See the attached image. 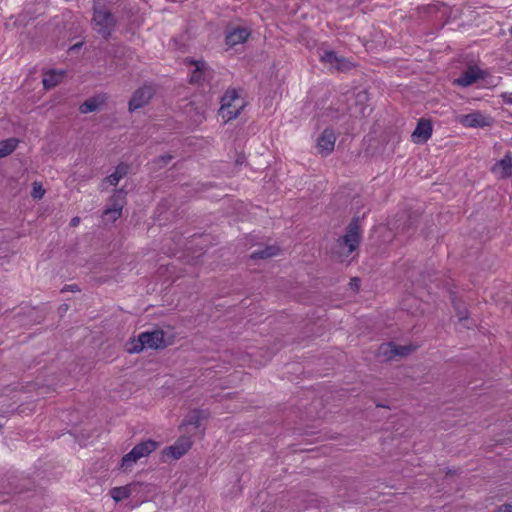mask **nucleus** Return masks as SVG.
Masks as SVG:
<instances>
[{
	"mask_svg": "<svg viewBox=\"0 0 512 512\" xmlns=\"http://www.w3.org/2000/svg\"><path fill=\"white\" fill-rule=\"evenodd\" d=\"M92 25L95 31L104 37L111 35L116 20L108 8L106 0H96L93 5Z\"/></svg>",
	"mask_w": 512,
	"mask_h": 512,
	"instance_id": "1",
	"label": "nucleus"
},
{
	"mask_svg": "<svg viewBox=\"0 0 512 512\" xmlns=\"http://www.w3.org/2000/svg\"><path fill=\"white\" fill-rule=\"evenodd\" d=\"M164 333L161 330H154L151 332H143L138 338H133L126 343V350L128 353H139L143 349H159L166 346Z\"/></svg>",
	"mask_w": 512,
	"mask_h": 512,
	"instance_id": "2",
	"label": "nucleus"
},
{
	"mask_svg": "<svg viewBox=\"0 0 512 512\" xmlns=\"http://www.w3.org/2000/svg\"><path fill=\"white\" fill-rule=\"evenodd\" d=\"M244 107V99L235 90H228L221 98L219 115L225 122H228L235 119Z\"/></svg>",
	"mask_w": 512,
	"mask_h": 512,
	"instance_id": "3",
	"label": "nucleus"
},
{
	"mask_svg": "<svg viewBox=\"0 0 512 512\" xmlns=\"http://www.w3.org/2000/svg\"><path fill=\"white\" fill-rule=\"evenodd\" d=\"M157 446V442L153 440H147L137 444L129 453L122 457L120 468L123 471L131 470L138 460L150 455Z\"/></svg>",
	"mask_w": 512,
	"mask_h": 512,
	"instance_id": "4",
	"label": "nucleus"
},
{
	"mask_svg": "<svg viewBox=\"0 0 512 512\" xmlns=\"http://www.w3.org/2000/svg\"><path fill=\"white\" fill-rule=\"evenodd\" d=\"M360 241V227L357 221L350 223L346 235L340 242L341 253L349 255L357 247Z\"/></svg>",
	"mask_w": 512,
	"mask_h": 512,
	"instance_id": "5",
	"label": "nucleus"
},
{
	"mask_svg": "<svg viewBox=\"0 0 512 512\" xmlns=\"http://www.w3.org/2000/svg\"><path fill=\"white\" fill-rule=\"evenodd\" d=\"M125 195L122 191H117L110 200L109 206L103 212L105 222H114L122 214Z\"/></svg>",
	"mask_w": 512,
	"mask_h": 512,
	"instance_id": "6",
	"label": "nucleus"
},
{
	"mask_svg": "<svg viewBox=\"0 0 512 512\" xmlns=\"http://www.w3.org/2000/svg\"><path fill=\"white\" fill-rule=\"evenodd\" d=\"M336 134L332 128H326L316 140V149L322 156L331 154L334 150Z\"/></svg>",
	"mask_w": 512,
	"mask_h": 512,
	"instance_id": "7",
	"label": "nucleus"
},
{
	"mask_svg": "<svg viewBox=\"0 0 512 512\" xmlns=\"http://www.w3.org/2000/svg\"><path fill=\"white\" fill-rule=\"evenodd\" d=\"M320 60L330 68H334L339 71H348L353 66L349 60L338 56L334 51L330 50L323 51V53L320 54Z\"/></svg>",
	"mask_w": 512,
	"mask_h": 512,
	"instance_id": "8",
	"label": "nucleus"
},
{
	"mask_svg": "<svg viewBox=\"0 0 512 512\" xmlns=\"http://www.w3.org/2000/svg\"><path fill=\"white\" fill-rule=\"evenodd\" d=\"M191 446V438L182 436L178 438L173 445L166 447L163 451V454L173 459H179L188 452Z\"/></svg>",
	"mask_w": 512,
	"mask_h": 512,
	"instance_id": "9",
	"label": "nucleus"
},
{
	"mask_svg": "<svg viewBox=\"0 0 512 512\" xmlns=\"http://www.w3.org/2000/svg\"><path fill=\"white\" fill-rule=\"evenodd\" d=\"M415 350V347L412 345H396L394 343H385L382 344L379 348V354L385 359L389 360L396 356H405Z\"/></svg>",
	"mask_w": 512,
	"mask_h": 512,
	"instance_id": "10",
	"label": "nucleus"
},
{
	"mask_svg": "<svg viewBox=\"0 0 512 512\" xmlns=\"http://www.w3.org/2000/svg\"><path fill=\"white\" fill-rule=\"evenodd\" d=\"M457 121L465 127H485L491 124V118L483 115L480 112H473L466 115L457 117Z\"/></svg>",
	"mask_w": 512,
	"mask_h": 512,
	"instance_id": "11",
	"label": "nucleus"
},
{
	"mask_svg": "<svg viewBox=\"0 0 512 512\" xmlns=\"http://www.w3.org/2000/svg\"><path fill=\"white\" fill-rule=\"evenodd\" d=\"M154 93L152 86H143L136 90L129 102V110L134 111L143 107L151 99Z\"/></svg>",
	"mask_w": 512,
	"mask_h": 512,
	"instance_id": "12",
	"label": "nucleus"
},
{
	"mask_svg": "<svg viewBox=\"0 0 512 512\" xmlns=\"http://www.w3.org/2000/svg\"><path fill=\"white\" fill-rule=\"evenodd\" d=\"M483 71L476 66L468 67L460 77L454 80L458 86L468 87L475 83L477 80L483 78Z\"/></svg>",
	"mask_w": 512,
	"mask_h": 512,
	"instance_id": "13",
	"label": "nucleus"
},
{
	"mask_svg": "<svg viewBox=\"0 0 512 512\" xmlns=\"http://www.w3.org/2000/svg\"><path fill=\"white\" fill-rule=\"evenodd\" d=\"M492 172L497 178H507L512 176L511 153H507L502 159L497 161L492 168Z\"/></svg>",
	"mask_w": 512,
	"mask_h": 512,
	"instance_id": "14",
	"label": "nucleus"
},
{
	"mask_svg": "<svg viewBox=\"0 0 512 512\" xmlns=\"http://www.w3.org/2000/svg\"><path fill=\"white\" fill-rule=\"evenodd\" d=\"M432 135L431 123L427 120H420L411 137L414 143H425Z\"/></svg>",
	"mask_w": 512,
	"mask_h": 512,
	"instance_id": "15",
	"label": "nucleus"
},
{
	"mask_svg": "<svg viewBox=\"0 0 512 512\" xmlns=\"http://www.w3.org/2000/svg\"><path fill=\"white\" fill-rule=\"evenodd\" d=\"M106 100L107 96L104 94L91 97L81 104L79 108L80 112L83 114L94 112L104 105Z\"/></svg>",
	"mask_w": 512,
	"mask_h": 512,
	"instance_id": "16",
	"label": "nucleus"
},
{
	"mask_svg": "<svg viewBox=\"0 0 512 512\" xmlns=\"http://www.w3.org/2000/svg\"><path fill=\"white\" fill-rule=\"evenodd\" d=\"M249 31L245 28H237L230 31L226 36L227 45L233 47L247 40Z\"/></svg>",
	"mask_w": 512,
	"mask_h": 512,
	"instance_id": "17",
	"label": "nucleus"
},
{
	"mask_svg": "<svg viewBox=\"0 0 512 512\" xmlns=\"http://www.w3.org/2000/svg\"><path fill=\"white\" fill-rule=\"evenodd\" d=\"M64 77V71L62 70H50L45 73L43 78V85L45 89H50L55 87L58 83L62 81Z\"/></svg>",
	"mask_w": 512,
	"mask_h": 512,
	"instance_id": "18",
	"label": "nucleus"
},
{
	"mask_svg": "<svg viewBox=\"0 0 512 512\" xmlns=\"http://www.w3.org/2000/svg\"><path fill=\"white\" fill-rule=\"evenodd\" d=\"M127 172H128V166L126 164H119L116 167L115 172L112 173L111 175H109L105 179V183H108L109 185H112V186H116L119 183V181L124 176H126Z\"/></svg>",
	"mask_w": 512,
	"mask_h": 512,
	"instance_id": "19",
	"label": "nucleus"
},
{
	"mask_svg": "<svg viewBox=\"0 0 512 512\" xmlns=\"http://www.w3.org/2000/svg\"><path fill=\"white\" fill-rule=\"evenodd\" d=\"M192 64L194 65V70L192 72L190 81L192 83H198L201 81L205 74L206 64L202 60L192 62Z\"/></svg>",
	"mask_w": 512,
	"mask_h": 512,
	"instance_id": "20",
	"label": "nucleus"
},
{
	"mask_svg": "<svg viewBox=\"0 0 512 512\" xmlns=\"http://www.w3.org/2000/svg\"><path fill=\"white\" fill-rule=\"evenodd\" d=\"M279 248L276 246H268L264 249H259L251 254L252 259H267L277 255Z\"/></svg>",
	"mask_w": 512,
	"mask_h": 512,
	"instance_id": "21",
	"label": "nucleus"
},
{
	"mask_svg": "<svg viewBox=\"0 0 512 512\" xmlns=\"http://www.w3.org/2000/svg\"><path fill=\"white\" fill-rule=\"evenodd\" d=\"M131 485L115 487L111 490L110 494L114 501L119 502L128 498L131 494Z\"/></svg>",
	"mask_w": 512,
	"mask_h": 512,
	"instance_id": "22",
	"label": "nucleus"
},
{
	"mask_svg": "<svg viewBox=\"0 0 512 512\" xmlns=\"http://www.w3.org/2000/svg\"><path fill=\"white\" fill-rule=\"evenodd\" d=\"M188 113L190 116L191 123L195 126L200 125L206 119L205 110L202 108H194L193 106H191Z\"/></svg>",
	"mask_w": 512,
	"mask_h": 512,
	"instance_id": "23",
	"label": "nucleus"
},
{
	"mask_svg": "<svg viewBox=\"0 0 512 512\" xmlns=\"http://www.w3.org/2000/svg\"><path fill=\"white\" fill-rule=\"evenodd\" d=\"M18 141L14 138L4 140L0 143V158L11 154L17 147Z\"/></svg>",
	"mask_w": 512,
	"mask_h": 512,
	"instance_id": "24",
	"label": "nucleus"
},
{
	"mask_svg": "<svg viewBox=\"0 0 512 512\" xmlns=\"http://www.w3.org/2000/svg\"><path fill=\"white\" fill-rule=\"evenodd\" d=\"M45 194V189L40 182H34L32 188V196L35 199H41Z\"/></svg>",
	"mask_w": 512,
	"mask_h": 512,
	"instance_id": "25",
	"label": "nucleus"
},
{
	"mask_svg": "<svg viewBox=\"0 0 512 512\" xmlns=\"http://www.w3.org/2000/svg\"><path fill=\"white\" fill-rule=\"evenodd\" d=\"M456 310H457V316H458L459 320L461 322L466 321L467 317H468L467 311L465 309L461 310L459 307H456Z\"/></svg>",
	"mask_w": 512,
	"mask_h": 512,
	"instance_id": "26",
	"label": "nucleus"
},
{
	"mask_svg": "<svg viewBox=\"0 0 512 512\" xmlns=\"http://www.w3.org/2000/svg\"><path fill=\"white\" fill-rule=\"evenodd\" d=\"M497 512H512V503L502 505Z\"/></svg>",
	"mask_w": 512,
	"mask_h": 512,
	"instance_id": "27",
	"label": "nucleus"
},
{
	"mask_svg": "<svg viewBox=\"0 0 512 512\" xmlns=\"http://www.w3.org/2000/svg\"><path fill=\"white\" fill-rule=\"evenodd\" d=\"M367 109H368V107L364 106V107L359 108V111L353 110L352 115L357 116L358 114H360V115L364 116L366 114Z\"/></svg>",
	"mask_w": 512,
	"mask_h": 512,
	"instance_id": "28",
	"label": "nucleus"
},
{
	"mask_svg": "<svg viewBox=\"0 0 512 512\" xmlns=\"http://www.w3.org/2000/svg\"><path fill=\"white\" fill-rule=\"evenodd\" d=\"M79 223H80V218L79 217H74V218L71 219L70 225L72 227H75V226L79 225Z\"/></svg>",
	"mask_w": 512,
	"mask_h": 512,
	"instance_id": "29",
	"label": "nucleus"
},
{
	"mask_svg": "<svg viewBox=\"0 0 512 512\" xmlns=\"http://www.w3.org/2000/svg\"><path fill=\"white\" fill-rule=\"evenodd\" d=\"M503 98L506 103L512 104V93L509 95H503Z\"/></svg>",
	"mask_w": 512,
	"mask_h": 512,
	"instance_id": "30",
	"label": "nucleus"
},
{
	"mask_svg": "<svg viewBox=\"0 0 512 512\" xmlns=\"http://www.w3.org/2000/svg\"><path fill=\"white\" fill-rule=\"evenodd\" d=\"M351 286H353L355 289L359 286V280L357 278L352 279Z\"/></svg>",
	"mask_w": 512,
	"mask_h": 512,
	"instance_id": "31",
	"label": "nucleus"
},
{
	"mask_svg": "<svg viewBox=\"0 0 512 512\" xmlns=\"http://www.w3.org/2000/svg\"><path fill=\"white\" fill-rule=\"evenodd\" d=\"M198 422H199V419L197 418L196 421H195V424H198Z\"/></svg>",
	"mask_w": 512,
	"mask_h": 512,
	"instance_id": "32",
	"label": "nucleus"
},
{
	"mask_svg": "<svg viewBox=\"0 0 512 512\" xmlns=\"http://www.w3.org/2000/svg\"><path fill=\"white\" fill-rule=\"evenodd\" d=\"M198 422H199V419L197 418L196 421H195V424H198Z\"/></svg>",
	"mask_w": 512,
	"mask_h": 512,
	"instance_id": "33",
	"label": "nucleus"
}]
</instances>
